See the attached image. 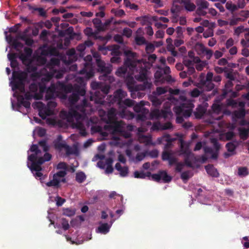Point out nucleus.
Returning a JSON list of instances; mask_svg holds the SVG:
<instances>
[{"label":"nucleus","mask_w":249,"mask_h":249,"mask_svg":"<svg viewBox=\"0 0 249 249\" xmlns=\"http://www.w3.org/2000/svg\"><path fill=\"white\" fill-rule=\"evenodd\" d=\"M246 5L245 0H238L236 6L237 9H243Z\"/></svg>","instance_id":"obj_60"},{"label":"nucleus","mask_w":249,"mask_h":249,"mask_svg":"<svg viewBox=\"0 0 249 249\" xmlns=\"http://www.w3.org/2000/svg\"><path fill=\"white\" fill-rule=\"evenodd\" d=\"M184 92L182 94L180 95L178 99H176L172 95H170L167 98L163 105V109L160 110V111H166L168 109L171 111V107L173 105H175L173 108L174 111L178 115L176 118L177 123L180 124L183 121V118H187L190 116L192 110L195 107L193 104V100L187 99ZM172 112V111H171ZM171 116L164 118V119L170 118L172 115V112Z\"/></svg>","instance_id":"obj_7"},{"label":"nucleus","mask_w":249,"mask_h":249,"mask_svg":"<svg viewBox=\"0 0 249 249\" xmlns=\"http://www.w3.org/2000/svg\"><path fill=\"white\" fill-rule=\"evenodd\" d=\"M247 29V28H245L244 26H239L235 29V34L239 36L241 33H244L245 34Z\"/></svg>","instance_id":"obj_52"},{"label":"nucleus","mask_w":249,"mask_h":249,"mask_svg":"<svg viewBox=\"0 0 249 249\" xmlns=\"http://www.w3.org/2000/svg\"><path fill=\"white\" fill-rule=\"evenodd\" d=\"M98 114L101 119L107 124L105 126V129L110 133L109 144L121 147L125 146L131 147L133 141L129 139L130 133L125 131V124L122 121L117 120L116 109L112 107L106 112L103 109H99Z\"/></svg>","instance_id":"obj_5"},{"label":"nucleus","mask_w":249,"mask_h":249,"mask_svg":"<svg viewBox=\"0 0 249 249\" xmlns=\"http://www.w3.org/2000/svg\"><path fill=\"white\" fill-rule=\"evenodd\" d=\"M204 79V75H201L199 77V83L195 84L196 86L200 88H203L204 89L210 91L214 88V84L212 80L213 79V74L211 72H208L207 74L206 79Z\"/></svg>","instance_id":"obj_15"},{"label":"nucleus","mask_w":249,"mask_h":249,"mask_svg":"<svg viewBox=\"0 0 249 249\" xmlns=\"http://www.w3.org/2000/svg\"><path fill=\"white\" fill-rule=\"evenodd\" d=\"M208 104L207 100L204 102L202 104L199 105L196 108V111L194 112V114L196 118H203L205 120H208L210 118L209 111H207Z\"/></svg>","instance_id":"obj_18"},{"label":"nucleus","mask_w":249,"mask_h":249,"mask_svg":"<svg viewBox=\"0 0 249 249\" xmlns=\"http://www.w3.org/2000/svg\"><path fill=\"white\" fill-rule=\"evenodd\" d=\"M226 7L228 10L232 12L234 11L237 9V7L236 5L229 2L226 3Z\"/></svg>","instance_id":"obj_51"},{"label":"nucleus","mask_w":249,"mask_h":249,"mask_svg":"<svg viewBox=\"0 0 249 249\" xmlns=\"http://www.w3.org/2000/svg\"><path fill=\"white\" fill-rule=\"evenodd\" d=\"M90 87L93 90H100L103 94H101L99 91H96L94 94L91 93L90 100L91 101H94L95 104H100L102 106H106V104H109L110 106L111 103L108 102L109 97L111 96L107 97L106 100H105L106 96L109 92L110 86L109 85H105L102 82L92 81L90 84Z\"/></svg>","instance_id":"obj_11"},{"label":"nucleus","mask_w":249,"mask_h":249,"mask_svg":"<svg viewBox=\"0 0 249 249\" xmlns=\"http://www.w3.org/2000/svg\"><path fill=\"white\" fill-rule=\"evenodd\" d=\"M205 169L207 173L210 176L213 177H217L219 176V173L216 168H215L212 165H208L205 166Z\"/></svg>","instance_id":"obj_31"},{"label":"nucleus","mask_w":249,"mask_h":249,"mask_svg":"<svg viewBox=\"0 0 249 249\" xmlns=\"http://www.w3.org/2000/svg\"><path fill=\"white\" fill-rule=\"evenodd\" d=\"M239 136L242 139L246 140L248 137L249 128L240 127L238 129Z\"/></svg>","instance_id":"obj_33"},{"label":"nucleus","mask_w":249,"mask_h":249,"mask_svg":"<svg viewBox=\"0 0 249 249\" xmlns=\"http://www.w3.org/2000/svg\"><path fill=\"white\" fill-rule=\"evenodd\" d=\"M113 160L111 158H108V165L105 168L106 169L105 172L107 174L111 173L113 172V168L112 163Z\"/></svg>","instance_id":"obj_45"},{"label":"nucleus","mask_w":249,"mask_h":249,"mask_svg":"<svg viewBox=\"0 0 249 249\" xmlns=\"http://www.w3.org/2000/svg\"><path fill=\"white\" fill-rule=\"evenodd\" d=\"M201 93V91L197 88H195L190 91V95L192 97H197L200 95Z\"/></svg>","instance_id":"obj_50"},{"label":"nucleus","mask_w":249,"mask_h":249,"mask_svg":"<svg viewBox=\"0 0 249 249\" xmlns=\"http://www.w3.org/2000/svg\"><path fill=\"white\" fill-rule=\"evenodd\" d=\"M54 146L56 149L62 154L64 153L66 156L70 155H78L79 154L78 148L76 145L72 146L68 145L65 141H57L54 142Z\"/></svg>","instance_id":"obj_13"},{"label":"nucleus","mask_w":249,"mask_h":249,"mask_svg":"<svg viewBox=\"0 0 249 249\" xmlns=\"http://www.w3.org/2000/svg\"><path fill=\"white\" fill-rule=\"evenodd\" d=\"M127 93L121 89H119L114 92L113 96L109 97L108 102L114 104L117 103L119 111L118 114L122 118H125L127 120H131L134 118V114L127 110L126 107L134 106V110L139 114L136 117L137 121L144 122L149 119H158L160 118H167L171 115L172 113L170 109L166 111H160L158 109L152 110L151 112L148 109L144 107L145 105H149L148 102L141 101L139 103L135 104V101L130 99H125L127 96Z\"/></svg>","instance_id":"obj_4"},{"label":"nucleus","mask_w":249,"mask_h":249,"mask_svg":"<svg viewBox=\"0 0 249 249\" xmlns=\"http://www.w3.org/2000/svg\"><path fill=\"white\" fill-rule=\"evenodd\" d=\"M192 57L194 64H196L195 66L196 69L199 71H201L205 67L206 63L201 61L199 57H194L193 53L192 54Z\"/></svg>","instance_id":"obj_27"},{"label":"nucleus","mask_w":249,"mask_h":249,"mask_svg":"<svg viewBox=\"0 0 249 249\" xmlns=\"http://www.w3.org/2000/svg\"><path fill=\"white\" fill-rule=\"evenodd\" d=\"M227 106H231L233 108L239 107V109L234 111L232 114V123H226L225 121H221L218 123L219 129H216L215 131L219 132L223 130L225 128H228L231 130H233L236 127L237 119H242L240 122L241 125H245L247 122L244 119L246 112L245 110V103L244 102H237L233 99H228L226 101Z\"/></svg>","instance_id":"obj_10"},{"label":"nucleus","mask_w":249,"mask_h":249,"mask_svg":"<svg viewBox=\"0 0 249 249\" xmlns=\"http://www.w3.org/2000/svg\"><path fill=\"white\" fill-rule=\"evenodd\" d=\"M209 5V4L207 1L202 0L198 4L197 8L206 9L208 8Z\"/></svg>","instance_id":"obj_55"},{"label":"nucleus","mask_w":249,"mask_h":249,"mask_svg":"<svg viewBox=\"0 0 249 249\" xmlns=\"http://www.w3.org/2000/svg\"><path fill=\"white\" fill-rule=\"evenodd\" d=\"M238 144L239 143L237 141L231 142L227 143L226 148L229 152L233 154V152Z\"/></svg>","instance_id":"obj_34"},{"label":"nucleus","mask_w":249,"mask_h":249,"mask_svg":"<svg viewBox=\"0 0 249 249\" xmlns=\"http://www.w3.org/2000/svg\"><path fill=\"white\" fill-rule=\"evenodd\" d=\"M167 91V88L157 87L156 91L153 92V94L149 97L152 105L155 107L160 106L165 99L162 97H159V96L165 94Z\"/></svg>","instance_id":"obj_16"},{"label":"nucleus","mask_w":249,"mask_h":249,"mask_svg":"<svg viewBox=\"0 0 249 249\" xmlns=\"http://www.w3.org/2000/svg\"><path fill=\"white\" fill-rule=\"evenodd\" d=\"M150 126H151V131H157L161 130V124H160V123H155L152 125L150 121H145L144 122H142V126L139 128L138 131L139 132H145L147 130L148 127Z\"/></svg>","instance_id":"obj_19"},{"label":"nucleus","mask_w":249,"mask_h":249,"mask_svg":"<svg viewBox=\"0 0 249 249\" xmlns=\"http://www.w3.org/2000/svg\"><path fill=\"white\" fill-rule=\"evenodd\" d=\"M150 173L147 172L145 173L143 171H135L134 173V176L135 178H145L146 177L150 178Z\"/></svg>","instance_id":"obj_37"},{"label":"nucleus","mask_w":249,"mask_h":249,"mask_svg":"<svg viewBox=\"0 0 249 249\" xmlns=\"http://www.w3.org/2000/svg\"><path fill=\"white\" fill-rule=\"evenodd\" d=\"M13 46L17 51H19L20 49H22L23 47V44L17 40H14L13 41Z\"/></svg>","instance_id":"obj_56"},{"label":"nucleus","mask_w":249,"mask_h":249,"mask_svg":"<svg viewBox=\"0 0 249 249\" xmlns=\"http://www.w3.org/2000/svg\"><path fill=\"white\" fill-rule=\"evenodd\" d=\"M111 12L114 13L115 16L122 17L125 15L124 11L122 9L115 10L112 9Z\"/></svg>","instance_id":"obj_49"},{"label":"nucleus","mask_w":249,"mask_h":249,"mask_svg":"<svg viewBox=\"0 0 249 249\" xmlns=\"http://www.w3.org/2000/svg\"><path fill=\"white\" fill-rule=\"evenodd\" d=\"M96 64L98 71H100L106 74L110 73L112 70V67L111 64L106 63L104 61L101 60H97Z\"/></svg>","instance_id":"obj_21"},{"label":"nucleus","mask_w":249,"mask_h":249,"mask_svg":"<svg viewBox=\"0 0 249 249\" xmlns=\"http://www.w3.org/2000/svg\"><path fill=\"white\" fill-rule=\"evenodd\" d=\"M108 74L106 73L100 76L99 79L100 80L104 81L106 83H108L109 85L110 84L115 81V78L113 76L108 75Z\"/></svg>","instance_id":"obj_32"},{"label":"nucleus","mask_w":249,"mask_h":249,"mask_svg":"<svg viewBox=\"0 0 249 249\" xmlns=\"http://www.w3.org/2000/svg\"><path fill=\"white\" fill-rule=\"evenodd\" d=\"M249 174L248 168L246 167H241L238 168V175L240 177H245Z\"/></svg>","instance_id":"obj_42"},{"label":"nucleus","mask_w":249,"mask_h":249,"mask_svg":"<svg viewBox=\"0 0 249 249\" xmlns=\"http://www.w3.org/2000/svg\"><path fill=\"white\" fill-rule=\"evenodd\" d=\"M93 23L95 27L98 30H101L102 27V22L101 20L97 18H95L93 19Z\"/></svg>","instance_id":"obj_53"},{"label":"nucleus","mask_w":249,"mask_h":249,"mask_svg":"<svg viewBox=\"0 0 249 249\" xmlns=\"http://www.w3.org/2000/svg\"><path fill=\"white\" fill-rule=\"evenodd\" d=\"M161 180L164 182H168L171 181V177L168 175L166 172H160Z\"/></svg>","instance_id":"obj_44"},{"label":"nucleus","mask_w":249,"mask_h":249,"mask_svg":"<svg viewBox=\"0 0 249 249\" xmlns=\"http://www.w3.org/2000/svg\"><path fill=\"white\" fill-rule=\"evenodd\" d=\"M21 38L22 40H23L24 41H25V44L28 46H32L34 43V40L33 39L30 37H27L25 36L24 35H22L21 36Z\"/></svg>","instance_id":"obj_48"},{"label":"nucleus","mask_w":249,"mask_h":249,"mask_svg":"<svg viewBox=\"0 0 249 249\" xmlns=\"http://www.w3.org/2000/svg\"><path fill=\"white\" fill-rule=\"evenodd\" d=\"M57 48L53 47L48 48L47 54L54 56V57L51 59H54L55 61H58L57 64L58 67L54 71L52 78L54 77L56 79H60L62 77L66 70V68H61L60 67L61 62L68 68L71 63L77 59L78 55L80 57L84 56L83 52L86 49V46L84 44H79L76 47V51L74 49H71L67 51L66 54H63L59 52L58 49H62L63 48L62 43L57 44Z\"/></svg>","instance_id":"obj_6"},{"label":"nucleus","mask_w":249,"mask_h":249,"mask_svg":"<svg viewBox=\"0 0 249 249\" xmlns=\"http://www.w3.org/2000/svg\"><path fill=\"white\" fill-rule=\"evenodd\" d=\"M132 31L128 28H124L123 31V34L124 36H126L127 37H129L131 36Z\"/></svg>","instance_id":"obj_57"},{"label":"nucleus","mask_w":249,"mask_h":249,"mask_svg":"<svg viewBox=\"0 0 249 249\" xmlns=\"http://www.w3.org/2000/svg\"><path fill=\"white\" fill-rule=\"evenodd\" d=\"M76 180L79 183L83 182L86 178L85 174L82 172H78L76 174Z\"/></svg>","instance_id":"obj_40"},{"label":"nucleus","mask_w":249,"mask_h":249,"mask_svg":"<svg viewBox=\"0 0 249 249\" xmlns=\"http://www.w3.org/2000/svg\"><path fill=\"white\" fill-rule=\"evenodd\" d=\"M115 169L119 172L121 177H126L128 173L127 167L122 166L120 163H117L115 165Z\"/></svg>","instance_id":"obj_29"},{"label":"nucleus","mask_w":249,"mask_h":249,"mask_svg":"<svg viewBox=\"0 0 249 249\" xmlns=\"http://www.w3.org/2000/svg\"><path fill=\"white\" fill-rule=\"evenodd\" d=\"M145 51L147 53H150L155 50V45L152 43H146Z\"/></svg>","instance_id":"obj_47"},{"label":"nucleus","mask_w":249,"mask_h":249,"mask_svg":"<svg viewBox=\"0 0 249 249\" xmlns=\"http://www.w3.org/2000/svg\"><path fill=\"white\" fill-rule=\"evenodd\" d=\"M113 56L111 58V62L112 63H118L121 61V58L119 57L120 55V52L119 51V46H116L113 50L112 51V53H110Z\"/></svg>","instance_id":"obj_26"},{"label":"nucleus","mask_w":249,"mask_h":249,"mask_svg":"<svg viewBox=\"0 0 249 249\" xmlns=\"http://www.w3.org/2000/svg\"><path fill=\"white\" fill-rule=\"evenodd\" d=\"M176 140V138H172L169 135H165L162 137L158 138L157 142H152L151 135L145 136L140 135L139 137L140 142L143 143L145 145H155L156 143L160 144L163 142H166L165 145L166 150L162 153V159L164 160H168L170 165L176 164V170L177 172H180L183 169L184 164L182 162H178L177 159L175 157L173 153L171 151H168V148L172 144V142Z\"/></svg>","instance_id":"obj_8"},{"label":"nucleus","mask_w":249,"mask_h":249,"mask_svg":"<svg viewBox=\"0 0 249 249\" xmlns=\"http://www.w3.org/2000/svg\"><path fill=\"white\" fill-rule=\"evenodd\" d=\"M113 221H110L109 224L108 223H103L100 224V225L98 227L97 229L96 230V232L98 233H101L102 234H107L109 231V229L111 227Z\"/></svg>","instance_id":"obj_25"},{"label":"nucleus","mask_w":249,"mask_h":249,"mask_svg":"<svg viewBox=\"0 0 249 249\" xmlns=\"http://www.w3.org/2000/svg\"><path fill=\"white\" fill-rule=\"evenodd\" d=\"M193 53L192 52H189L188 53L189 56L190 57V59H185L184 61V65L187 67V73L188 75H191L193 74L195 71L194 68V64L192 60V54Z\"/></svg>","instance_id":"obj_23"},{"label":"nucleus","mask_w":249,"mask_h":249,"mask_svg":"<svg viewBox=\"0 0 249 249\" xmlns=\"http://www.w3.org/2000/svg\"><path fill=\"white\" fill-rule=\"evenodd\" d=\"M47 123L52 125L53 126H60V123L56 118H47Z\"/></svg>","instance_id":"obj_39"},{"label":"nucleus","mask_w":249,"mask_h":249,"mask_svg":"<svg viewBox=\"0 0 249 249\" xmlns=\"http://www.w3.org/2000/svg\"><path fill=\"white\" fill-rule=\"evenodd\" d=\"M36 133L40 137L44 136L46 134V130L41 127H36L33 131V134Z\"/></svg>","instance_id":"obj_43"},{"label":"nucleus","mask_w":249,"mask_h":249,"mask_svg":"<svg viewBox=\"0 0 249 249\" xmlns=\"http://www.w3.org/2000/svg\"><path fill=\"white\" fill-rule=\"evenodd\" d=\"M104 158V155L97 154L94 156L92 160L95 161L98 159H100L101 160L97 162V166L101 169H105L108 165V158L103 160Z\"/></svg>","instance_id":"obj_24"},{"label":"nucleus","mask_w":249,"mask_h":249,"mask_svg":"<svg viewBox=\"0 0 249 249\" xmlns=\"http://www.w3.org/2000/svg\"><path fill=\"white\" fill-rule=\"evenodd\" d=\"M66 175L65 171H60L54 174L53 176V179L48 182L46 184L48 187H53L56 190L58 187L60 182H65V176Z\"/></svg>","instance_id":"obj_17"},{"label":"nucleus","mask_w":249,"mask_h":249,"mask_svg":"<svg viewBox=\"0 0 249 249\" xmlns=\"http://www.w3.org/2000/svg\"><path fill=\"white\" fill-rule=\"evenodd\" d=\"M180 7L179 5L176 4V2H174L173 5L171 9V12L172 14H175L179 12Z\"/></svg>","instance_id":"obj_54"},{"label":"nucleus","mask_w":249,"mask_h":249,"mask_svg":"<svg viewBox=\"0 0 249 249\" xmlns=\"http://www.w3.org/2000/svg\"><path fill=\"white\" fill-rule=\"evenodd\" d=\"M96 64L98 71H100L106 74L110 73L112 70V67L111 64L106 63L104 61L101 60H97Z\"/></svg>","instance_id":"obj_20"},{"label":"nucleus","mask_w":249,"mask_h":249,"mask_svg":"<svg viewBox=\"0 0 249 249\" xmlns=\"http://www.w3.org/2000/svg\"><path fill=\"white\" fill-rule=\"evenodd\" d=\"M161 130L170 129L173 128L172 124L170 122L166 123L164 124H161Z\"/></svg>","instance_id":"obj_61"},{"label":"nucleus","mask_w":249,"mask_h":249,"mask_svg":"<svg viewBox=\"0 0 249 249\" xmlns=\"http://www.w3.org/2000/svg\"><path fill=\"white\" fill-rule=\"evenodd\" d=\"M245 39H243L241 41V44L245 47L249 46V28L246 29L244 34Z\"/></svg>","instance_id":"obj_38"},{"label":"nucleus","mask_w":249,"mask_h":249,"mask_svg":"<svg viewBox=\"0 0 249 249\" xmlns=\"http://www.w3.org/2000/svg\"><path fill=\"white\" fill-rule=\"evenodd\" d=\"M116 46V45H113L107 47H105V46H99L98 50L101 52L104 55H106L107 54L108 51H110L111 53H112V51L114 50L115 46Z\"/></svg>","instance_id":"obj_36"},{"label":"nucleus","mask_w":249,"mask_h":249,"mask_svg":"<svg viewBox=\"0 0 249 249\" xmlns=\"http://www.w3.org/2000/svg\"><path fill=\"white\" fill-rule=\"evenodd\" d=\"M32 53L31 48L25 47L24 53H9L7 55L12 68H16L18 66L16 60L18 57L26 65L25 71L14 70L13 72V79L11 80L10 85L14 91L13 96L18 100V104L15 106L11 99L13 109L26 115L30 109V100L42 99L45 92L47 100L59 97L67 100L66 104L69 108V111L61 110L60 117L70 123L72 128L78 129L81 136H86L87 132L85 124L88 121L87 115L94 111L85 97V80L89 79L94 74L91 55H88L82 59L83 66L78 74L84 77L73 74L66 76V82L74 80L76 84L72 86L57 81L56 83H52L47 88V85L52 79L54 71L58 67V61L53 59L46 63L45 58L38 57L36 60L37 66H34V62L31 60Z\"/></svg>","instance_id":"obj_1"},{"label":"nucleus","mask_w":249,"mask_h":249,"mask_svg":"<svg viewBox=\"0 0 249 249\" xmlns=\"http://www.w3.org/2000/svg\"><path fill=\"white\" fill-rule=\"evenodd\" d=\"M57 104L54 101H49L47 106H45L41 102H36L33 104L34 108L38 111V114L43 119H45L47 117L55 114L58 112L56 109Z\"/></svg>","instance_id":"obj_12"},{"label":"nucleus","mask_w":249,"mask_h":249,"mask_svg":"<svg viewBox=\"0 0 249 249\" xmlns=\"http://www.w3.org/2000/svg\"><path fill=\"white\" fill-rule=\"evenodd\" d=\"M224 136L226 140H230L233 138L234 133L232 131H231L226 133Z\"/></svg>","instance_id":"obj_63"},{"label":"nucleus","mask_w":249,"mask_h":249,"mask_svg":"<svg viewBox=\"0 0 249 249\" xmlns=\"http://www.w3.org/2000/svg\"><path fill=\"white\" fill-rule=\"evenodd\" d=\"M155 78V84L158 85V83L160 84L164 82V76L163 75V72L161 69L157 70L154 74Z\"/></svg>","instance_id":"obj_30"},{"label":"nucleus","mask_w":249,"mask_h":249,"mask_svg":"<svg viewBox=\"0 0 249 249\" xmlns=\"http://www.w3.org/2000/svg\"><path fill=\"white\" fill-rule=\"evenodd\" d=\"M242 243L244 247L247 249L249 248V237L245 236L243 238L242 240Z\"/></svg>","instance_id":"obj_58"},{"label":"nucleus","mask_w":249,"mask_h":249,"mask_svg":"<svg viewBox=\"0 0 249 249\" xmlns=\"http://www.w3.org/2000/svg\"><path fill=\"white\" fill-rule=\"evenodd\" d=\"M193 175V173L191 171H186L182 173L181 178L184 180H187Z\"/></svg>","instance_id":"obj_41"},{"label":"nucleus","mask_w":249,"mask_h":249,"mask_svg":"<svg viewBox=\"0 0 249 249\" xmlns=\"http://www.w3.org/2000/svg\"><path fill=\"white\" fill-rule=\"evenodd\" d=\"M167 48L168 51H170L172 53V54L174 56H176L177 54L176 51H175V48L174 45L172 44L167 45Z\"/></svg>","instance_id":"obj_62"},{"label":"nucleus","mask_w":249,"mask_h":249,"mask_svg":"<svg viewBox=\"0 0 249 249\" xmlns=\"http://www.w3.org/2000/svg\"><path fill=\"white\" fill-rule=\"evenodd\" d=\"M181 3L187 11L192 12L196 9L195 4L191 0H181Z\"/></svg>","instance_id":"obj_28"},{"label":"nucleus","mask_w":249,"mask_h":249,"mask_svg":"<svg viewBox=\"0 0 249 249\" xmlns=\"http://www.w3.org/2000/svg\"><path fill=\"white\" fill-rule=\"evenodd\" d=\"M30 151L33 153L28 157L27 166L36 178H38L39 179H41L43 174L41 173V165L45 161L50 160L51 155L45 153L42 157L43 153L38 149L37 145L35 144L31 146Z\"/></svg>","instance_id":"obj_9"},{"label":"nucleus","mask_w":249,"mask_h":249,"mask_svg":"<svg viewBox=\"0 0 249 249\" xmlns=\"http://www.w3.org/2000/svg\"><path fill=\"white\" fill-rule=\"evenodd\" d=\"M222 109V106L220 100L216 99L212 106L211 110H209L210 118L206 120V122L210 124H216L217 128H214L213 132H208L209 134H207L210 137L211 142L213 144V148L208 146L204 147L205 155L198 158L195 157L189 149L188 144L186 143L181 138H180L179 139L180 151L178 155H183L185 164L188 166L198 168L199 167V164L198 162L203 163L206 161L208 158L213 159H216L217 158L220 145L218 142L217 139L215 138H213V135L211 134L213 133L215 135V134H218L219 132L215 131V130L219 129L218 123L221 122H219V121L221 119L222 116H217V115L221 112ZM176 135L181 137L180 135L178 133L176 134Z\"/></svg>","instance_id":"obj_3"},{"label":"nucleus","mask_w":249,"mask_h":249,"mask_svg":"<svg viewBox=\"0 0 249 249\" xmlns=\"http://www.w3.org/2000/svg\"><path fill=\"white\" fill-rule=\"evenodd\" d=\"M233 87V84L232 81H228L225 84V89L223 91V94L222 95V98H224L225 96L228 94H230V96L232 97H236L238 96L237 92L233 91L232 90V88Z\"/></svg>","instance_id":"obj_22"},{"label":"nucleus","mask_w":249,"mask_h":249,"mask_svg":"<svg viewBox=\"0 0 249 249\" xmlns=\"http://www.w3.org/2000/svg\"><path fill=\"white\" fill-rule=\"evenodd\" d=\"M126 59L124 66L118 68L116 75L125 78V82L129 90L131 92V96L135 98L133 92L150 89L152 87L151 80L148 77V70L155 61L157 56L152 54L148 56V62L143 59H138L136 53L130 50L124 52Z\"/></svg>","instance_id":"obj_2"},{"label":"nucleus","mask_w":249,"mask_h":249,"mask_svg":"<svg viewBox=\"0 0 249 249\" xmlns=\"http://www.w3.org/2000/svg\"><path fill=\"white\" fill-rule=\"evenodd\" d=\"M135 40L136 44L139 45L145 44L146 43V40L143 36H137L135 37Z\"/></svg>","instance_id":"obj_46"},{"label":"nucleus","mask_w":249,"mask_h":249,"mask_svg":"<svg viewBox=\"0 0 249 249\" xmlns=\"http://www.w3.org/2000/svg\"><path fill=\"white\" fill-rule=\"evenodd\" d=\"M55 201H56V205L58 206H60L65 202V199L57 196L55 198Z\"/></svg>","instance_id":"obj_64"},{"label":"nucleus","mask_w":249,"mask_h":249,"mask_svg":"<svg viewBox=\"0 0 249 249\" xmlns=\"http://www.w3.org/2000/svg\"><path fill=\"white\" fill-rule=\"evenodd\" d=\"M40 147L43 150L44 152H46L48 150L49 148L47 145V143L45 141H40L39 142Z\"/></svg>","instance_id":"obj_59"},{"label":"nucleus","mask_w":249,"mask_h":249,"mask_svg":"<svg viewBox=\"0 0 249 249\" xmlns=\"http://www.w3.org/2000/svg\"><path fill=\"white\" fill-rule=\"evenodd\" d=\"M206 49L205 46L201 44L197 43L195 46V50L199 55L204 56Z\"/></svg>","instance_id":"obj_35"},{"label":"nucleus","mask_w":249,"mask_h":249,"mask_svg":"<svg viewBox=\"0 0 249 249\" xmlns=\"http://www.w3.org/2000/svg\"><path fill=\"white\" fill-rule=\"evenodd\" d=\"M141 150V147L140 145L135 144L133 147V151L137 152L136 156H134L132 155V152L128 149L126 150V154L131 160L135 163H137L142 160L148 154V151L147 150L140 152Z\"/></svg>","instance_id":"obj_14"}]
</instances>
